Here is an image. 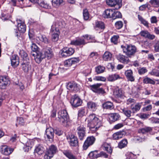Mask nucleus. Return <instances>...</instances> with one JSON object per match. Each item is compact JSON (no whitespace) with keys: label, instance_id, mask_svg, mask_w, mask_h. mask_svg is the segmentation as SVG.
Wrapping results in <instances>:
<instances>
[{"label":"nucleus","instance_id":"obj_1","mask_svg":"<svg viewBox=\"0 0 159 159\" xmlns=\"http://www.w3.org/2000/svg\"><path fill=\"white\" fill-rule=\"evenodd\" d=\"M86 120H87V126L89 127L91 131L93 132L97 131L102 125L101 121L94 114L90 115Z\"/></svg>","mask_w":159,"mask_h":159},{"label":"nucleus","instance_id":"obj_2","mask_svg":"<svg viewBox=\"0 0 159 159\" xmlns=\"http://www.w3.org/2000/svg\"><path fill=\"white\" fill-rule=\"evenodd\" d=\"M58 118L59 121L65 126H69L71 124L70 120L66 110L64 109L61 110L58 112Z\"/></svg>","mask_w":159,"mask_h":159},{"label":"nucleus","instance_id":"obj_3","mask_svg":"<svg viewBox=\"0 0 159 159\" xmlns=\"http://www.w3.org/2000/svg\"><path fill=\"white\" fill-rule=\"evenodd\" d=\"M123 52L129 57L134 56L137 51V48L134 45L127 44L126 46L121 45Z\"/></svg>","mask_w":159,"mask_h":159},{"label":"nucleus","instance_id":"obj_4","mask_svg":"<svg viewBox=\"0 0 159 159\" xmlns=\"http://www.w3.org/2000/svg\"><path fill=\"white\" fill-rule=\"evenodd\" d=\"M51 34L52 39L53 41H57L59 39L60 31L58 28V24L55 22L52 26L50 31Z\"/></svg>","mask_w":159,"mask_h":159},{"label":"nucleus","instance_id":"obj_5","mask_svg":"<svg viewBox=\"0 0 159 159\" xmlns=\"http://www.w3.org/2000/svg\"><path fill=\"white\" fill-rule=\"evenodd\" d=\"M80 61L79 58H72L66 60L64 62V67H60L59 70L62 71H65L68 69V67L73 64L78 63Z\"/></svg>","mask_w":159,"mask_h":159},{"label":"nucleus","instance_id":"obj_6","mask_svg":"<svg viewBox=\"0 0 159 159\" xmlns=\"http://www.w3.org/2000/svg\"><path fill=\"white\" fill-rule=\"evenodd\" d=\"M159 132L158 128L157 127H152L149 126H145L138 130L139 133L143 134L148 133L150 135H153Z\"/></svg>","mask_w":159,"mask_h":159},{"label":"nucleus","instance_id":"obj_7","mask_svg":"<svg viewBox=\"0 0 159 159\" xmlns=\"http://www.w3.org/2000/svg\"><path fill=\"white\" fill-rule=\"evenodd\" d=\"M34 46V50H33L34 52L31 53V55L34 57V59L36 63H39L42 60L45 58V56L43 55L42 52L39 51H36V48H37V47L35 44H33L32 47L33 49V47Z\"/></svg>","mask_w":159,"mask_h":159},{"label":"nucleus","instance_id":"obj_8","mask_svg":"<svg viewBox=\"0 0 159 159\" xmlns=\"http://www.w3.org/2000/svg\"><path fill=\"white\" fill-rule=\"evenodd\" d=\"M57 151V148L55 146L52 145L47 150L44 156V159H50Z\"/></svg>","mask_w":159,"mask_h":159},{"label":"nucleus","instance_id":"obj_9","mask_svg":"<svg viewBox=\"0 0 159 159\" xmlns=\"http://www.w3.org/2000/svg\"><path fill=\"white\" fill-rule=\"evenodd\" d=\"M76 132L80 140L84 139L86 137V129L83 125H80L77 128Z\"/></svg>","mask_w":159,"mask_h":159},{"label":"nucleus","instance_id":"obj_10","mask_svg":"<svg viewBox=\"0 0 159 159\" xmlns=\"http://www.w3.org/2000/svg\"><path fill=\"white\" fill-rule=\"evenodd\" d=\"M101 84L97 83L89 86V88L93 92L99 94H103L105 93L104 90L102 88H100Z\"/></svg>","mask_w":159,"mask_h":159},{"label":"nucleus","instance_id":"obj_11","mask_svg":"<svg viewBox=\"0 0 159 159\" xmlns=\"http://www.w3.org/2000/svg\"><path fill=\"white\" fill-rule=\"evenodd\" d=\"M74 49L71 48H64L61 51V55L63 57H66L72 55L74 52Z\"/></svg>","mask_w":159,"mask_h":159},{"label":"nucleus","instance_id":"obj_12","mask_svg":"<svg viewBox=\"0 0 159 159\" xmlns=\"http://www.w3.org/2000/svg\"><path fill=\"white\" fill-rule=\"evenodd\" d=\"M67 139L71 147H77L79 146V142L77 137L74 135H69L67 138Z\"/></svg>","mask_w":159,"mask_h":159},{"label":"nucleus","instance_id":"obj_13","mask_svg":"<svg viewBox=\"0 0 159 159\" xmlns=\"http://www.w3.org/2000/svg\"><path fill=\"white\" fill-rule=\"evenodd\" d=\"M80 86L75 82H69L67 85V89L72 91L77 92L80 90Z\"/></svg>","mask_w":159,"mask_h":159},{"label":"nucleus","instance_id":"obj_14","mask_svg":"<svg viewBox=\"0 0 159 159\" xmlns=\"http://www.w3.org/2000/svg\"><path fill=\"white\" fill-rule=\"evenodd\" d=\"M70 103L72 106L77 107L81 105L82 101L78 96L75 95L72 97Z\"/></svg>","mask_w":159,"mask_h":159},{"label":"nucleus","instance_id":"obj_15","mask_svg":"<svg viewBox=\"0 0 159 159\" xmlns=\"http://www.w3.org/2000/svg\"><path fill=\"white\" fill-rule=\"evenodd\" d=\"M95 140V138L93 136L88 137L84 143L83 146L84 149L86 150L89 146L94 143Z\"/></svg>","mask_w":159,"mask_h":159},{"label":"nucleus","instance_id":"obj_16","mask_svg":"<svg viewBox=\"0 0 159 159\" xmlns=\"http://www.w3.org/2000/svg\"><path fill=\"white\" fill-rule=\"evenodd\" d=\"M54 130L52 128L49 127L47 128L45 131V137H47L49 141H52L54 137Z\"/></svg>","mask_w":159,"mask_h":159},{"label":"nucleus","instance_id":"obj_17","mask_svg":"<svg viewBox=\"0 0 159 159\" xmlns=\"http://www.w3.org/2000/svg\"><path fill=\"white\" fill-rule=\"evenodd\" d=\"M9 82V80L8 77L0 76V89H5Z\"/></svg>","mask_w":159,"mask_h":159},{"label":"nucleus","instance_id":"obj_18","mask_svg":"<svg viewBox=\"0 0 159 159\" xmlns=\"http://www.w3.org/2000/svg\"><path fill=\"white\" fill-rule=\"evenodd\" d=\"M1 149L2 153L6 156L9 155L14 150L13 148H10L5 145L2 146Z\"/></svg>","mask_w":159,"mask_h":159},{"label":"nucleus","instance_id":"obj_19","mask_svg":"<svg viewBox=\"0 0 159 159\" xmlns=\"http://www.w3.org/2000/svg\"><path fill=\"white\" fill-rule=\"evenodd\" d=\"M117 59L120 62L124 64H127L130 60L127 56H126L121 54H119L116 56Z\"/></svg>","mask_w":159,"mask_h":159},{"label":"nucleus","instance_id":"obj_20","mask_svg":"<svg viewBox=\"0 0 159 159\" xmlns=\"http://www.w3.org/2000/svg\"><path fill=\"white\" fill-rule=\"evenodd\" d=\"M108 118L110 123H111L119 120L120 116L117 113H111L108 115Z\"/></svg>","mask_w":159,"mask_h":159},{"label":"nucleus","instance_id":"obj_21","mask_svg":"<svg viewBox=\"0 0 159 159\" xmlns=\"http://www.w3.org/2000/svg\"><path fill=\"white\" fill-rule=\"evenodd\" d=\"M11 65L14 67H17L19 64V58L16 55H12L11 58Z\"/></svg>","mask_w":159,"mask_h":159},{"label":"nucleus","instance_id":"obj_22","mask_svg":"<svg viewBox=\"0 0 159 159\" xmlns=\"http://www.w3.org/2000/svg\"><path fill=\"white\" fill-rule=\"evenodd\" d=\"M17 28L19 31L22 33H24L26 30V26L24 22L20 20H17Z\"/></svg>","mask_w":159,"mask_h":159},{"label":"nucleus","instance_id":"obj_23","mask_svg":"<svg viewBox=\"0 0 159 159\" xmlns=\"http://www.w3.org/2000/svg\"><path fill=\"white\" fill-rule=\"evenodd\" d=\"M86 43L84 39L80 38L72 40L70 43L71 44L75 46L84 45Z\"/></svg>","mask_w":159,"mask_h":159},{"label":"nucleus","instance_id":"obj_24","mask_svg":"<svg viewBox=\"0 0 159 159\" xmlns=\"http://www.w3.org/2000/svg\"><path fill=\"white\" fill-rule=\"evenodd\" d=\"M121 2V0H106V3L108 6L113 7L116 5H118V8H120L119 3Z\"/></svg>","mask_w":159,"mask_h":159},{"label":"nucleus","instance_id":"obj_25","mask_svg":"<svg viewBox=\"0 0 159 159\" xmlns=\"http://www.w3.org/2000/svg\"><path fill=\"white\" fill-rule=\"evenodd\" d=\"M125 73L128 80L131 82L134 81L135 79L134 77L133 76V72L131 70H127L125 71Z\"/></svg>","mask_w":159,"mask_h":159},{"label":"nucleus","instance_id":"obj_26","mask_svg":"<svg viewBox=\"0 0 159 159\" xmlns=\"http://www.w3.org/2000/svg\"><path fill=\"white\" fill-rule=\"evenodd\" d=\"M22 68L25 72H27L31 68V65L29 62L27 61H24L22 64Z\"/></svg>","mask_w":159,"mask_h":159},{"label":"nucleus","instance_id":"obj_27","mask_svg":"<svg viewBox=\"0 0 159 159\" xmlns=\"http://www.w3.org/2000/svg\"><path fill=\"white\" fill-rule=\"evenodd\" d=\"M102 147L103 150L107 151L108 153L110 154L111 153L112 149L111 147L110 143L104 142L103 143Z\"/></svg>","mask_w":159,"mask_h":159},{"label":"nucleus","instance_id":"obj_28","mask_svg":"<svg viewBox=\"0 0 159 159\" xmlns=\"http://www.w3.org/2000/svg\"><path fill=\"white\" fill-rule=\"evenodd\" d=\"M87 106L89 109L92 111H95L97 109L98 105L97 103L89 102L87 103Z\"/></svg>","mask_w":159,"mask_h":159},{"label":"nucleus","instance_id":"obj_29","mask_svg":"<svg viewBox=\"0 0 159 159\" xmlns=\"http://www.w3.org/2000/svg\"><path fill=\"white\" fill-rule=\"evenodd\" d=\"M53 53L52 49L50 48H45L44 51V55L45 57H47L48 59L52 58L53 56Z\"/></svg>","mask_w":159,"mask_h":159},{"label":"nucleus","instance_id":"obj_30","mask_svg":"<svg viewBox=\"0 0 159 159\" xmlns=\"http://www.w3.org/2000/svg\"><path fill=\"white\" fill-rule=\"evenodd\" d=\"M113 14V11L112 9H108L105 11L103 13V16L105 18H112Z\"/></svg>","mask_w":159,"mask_h":159},{"label":"nucleus","instance_id":"obj_31","mask_svg":"<svg viewBox=\"0 0 159 159\" xmlns=\"http://www.w3.org/2000/svg\"><path fill=\"white\" fill-rule=\"evenodd\" d=\"M102 107L103 109L108 110H111L114 108L112 103L110 101L103 103L102 104Z\"/></svg>","mask_w":159,"mask_h":159},{"label":"nucleus","instance_id":"obj_32","mask_svg":"<svg viewBox=\"0 0 159 159\" xmlns=\"http://www.w3.org/2000/svg\"><path fill=\"white\" fill-rule=\"evenodd\" d=\"M64 2L63 0H52V6L56 8H58Z\"/></svg>","mask_w":159,"mask_h":159},{"label":"nucleus","instance_id":"obj_33","mask_svg":"<svg viewBox=\"0 0 159 159\" xmlns=\"http://www.w3.org/2000/svg\"><path fill=\"white\" fill-rule=\"evenodd\" d=\"M26 143H23L25 145L24 149L25 152H28L32 148L31 143L30 141L27 139L26 138Z\"/></svg>","mask_w":159,"mask_h":159},{"label":"nucleus","instance_id":"obj_34","mask_svg":"<svg viewBox=\"0 0 159 159\" xmlns=\"http://www.w3.org/2000/svg\"><path fill=\"white\" fill-rule=\"evenodd\" d=\"M112 54L109 52H106L102 56L103 60L106 61H111L112 57Z\"/></svg>","mask_w":159,"mask_h":159},{"label":"nucleus","instance_id":"obj_35","mask_svg":"<svg viewBox=\"0 0 159 159\" xmlns=\"http://www.w3.org/2000/svg\"><path fill=\"white\" fill-rule=\"evenodd\" d=\"M113 93L116 98H120L122 95L121 90L117 87H116L114 89Z\"/></svg>","mask_w":159,"mask_h":159},{"label":"nucleus","instance_id":"obj_36","mask_svg":"<svg viewBox=\"0 0 159 159\" xmlns=\"http://www.w3.org/2000/svg\"><path fill=\"white\" fill-rule=\"evenodd\" d=\"M143 83L146 84H150L154 85L155 84V82L153 80L147 77H145L143 80Z\"/></svg>","mask_w":159,"mask_h":159},{"label":"nucleus","instance_id":"obj_37","mask_svg":"<svg viewBox=\"0 0 159 159\" xmlns=\"http://www.w3.org/2000/svg\"><path fill=\"white\" fill-rule=\"evenodd\" d=\"M38 4L39 6L45 9H48L50 7L49 4L46 1L43 0H39L38 2Z\"/></svg>","mask_w":159,"mask_h":159},{"label":"nucleus","instance_id":"obj_38","mask_svg":"<svg viewBox=\"0 0 159 159\" xmlns=\"http://www.w3.org/2000/svg\"><path fill=\"white\" fill-rule=\"evenodd\" d=\"M63 153L69 159H77L76 157L74 156L70 151L69 150H65Z\"/></svg>","mask_w":159,"mask_h":159},{"label":"nucleus","instance_id":"obj_39","mask_svg":"<svg viewBox=\"0 0 159 159\" xmlns=\"http://www.w3.org/2000/svg\"><path fill=\"white\" fill-rule=\"evenodd\" d=\"M90 159H95L98 157V151L95 150L90 152L89 154Z\"/></svg>","mask_w":159,"mask_h":159},{"label":"nucleus","instance_id":"obj_40","mask_svg":"<svg viewBox=\"0 0 159 159\" xmlns=\"http://www.w3.org/2000/svg\"><path fill=\"white\" fill-rule=\"evenodd\" d=\"M128 141L126 139H124L120 141L118 144V147L120 149H122L127 146Z\"/></svg>","mask_w":159,"mask_h":159},{"label":"nucleus","instance_id":"obj_41","mask_svg":"<svg viewBox=\"0 0 159 159\" xmlns=\"http://www.w3.org/2000/svg\"><path fill=\"white\" fill-rule=\"evenodd\" d=\"M121 110L122 111V112L127 117H129L131 116V111L127 108H121Z\"/></svg>","mask_w":159,"mask_h":159},{"label":"nucleus","instance_id":"obj_42","mask_svg":"<svg viewBox=\"0 0 159 159\" xmlns=\"http://www.w3.org/2000/svg\"><path fill=\"white\" fill-rule=\"evenodd\" d=\"M86 111H87L85 108L82 107L78 111V116L82 117V116H85L87 114Z\"/></svg>","mask_w":159,"mask_h":159},{"label":"nucleus","instance_id":"obj_43","mask_svg":"<svg viewBox=\"0 0 159 159\" xmlns=\"http://www.w3.org/2000/svg\"><path fill=\"white\" fill-rule=\"evenodd\" d=\"M123 134L121 131L114 133L113 135V138L115 140H118L123 137Z\"/></svg>","mask_w":159,"mask_h":159},{"label":"nucleus","instance_id":"obj_44","mask_svg":"<svg viewBox=\"0 0 159 159\" xmlns=\"http://www.w3.org/2000/svg\"><path fill=\"white\" fill-rule=\"evenodd\" d=\"M105 70V67L101 65H99L95 67V71L97 74H100L103 73Z\"/></svg>","mask_w":159,"mask_h":159},{"label":"nucleus","instance_id":"obj_45","mask_svg":"<svg viewBox=\"0 0 159 159\" xmlns=\"http://www.w3.org/2000/svg\"><path fill=\"white\" fill-rule=\"evenodd\" d=\"M44 148L40 145L36 147L34 150L35 152H36L39 155H41L43 153L44 151Z\"/></svg>","mask_w":159,"mask_h":159},{"label":"nucleus","instance_id":"obj_46","mask_svg":"<svg viewBox=\"0 0 159 159\" xmlns=\"http://www.w3.org/2000/svg\"><path fill=\"white\" fill-rule=\"evenodd\" d=\"M38 37L40 41L46 44L49 43V41L45 35H40Z\"/></svg>","mask_w":159,"mask_h":159},{"label":"nucleus","instance_id":"obj_47","mask_svg":"<svg viewBox=\"0 0 159 159\" xmlns=\"http://www.w3.org/2000/svg\"><path fill=\"white\" fill-rule=\"evenodd\" d=\"M119 78V75L114 74L109 75L107 78V79L109 81H113Z\"/></svg>","mask_w":159,"mask_h":159},{"label":"nucleus","instance_id":"obj_48","mask_svg":"<svg viewBox=\"0 0 159 159\" xmlns=\"http://www.w3.org/2000/svg\"><path fill=\"white\" fill-rule=\"evenodd\" d=\"M25 120L22 117H18L17 119L16 125H23L25 124Z\"/></svg>","mask_w":159,"mask_h":159},{"label":"nucleus","instance_id":"obj_49","mask_svg":"<svg viewBox=\"0 0 159 159\" xmlns=\"http://www.w3.org/2000/svg\"><path fill=\"white\" fill-rule=\"evenodd\" d=\"M122 16V15L120 12L115 11L113 12L112 18L113 19L115 20L117 18H121Z\"/></svg>","mask_w":159,"mask_h":159},{"label":"nucleus","instance_id":"obj_50","mask_svg":"<svg viewBox=\"0 0 159 159\" xmlns=\"http://www.w3.org/2000/svg\"><path fill=\"white\" fill-rule=\"evenodd\" d=\"M149 3L153 7H159V0H150Z\"/></svg>","mask_w":159,"mask_h":159},{"label":"nucleus","instance_id":"obj_51","mask_svg":"<svg viewBox=\"0 0 159 159\" xmlns=\"http://www.w3.org/2000/svg\"><path fill=\"white\" fill-rule=\"evenodd\" d=\"M19 54L24 60H26L27 58L28 54L25 51L23 50H20L19 52Z\"/></svg>","mask_w":159,"mask_h":159},{"label":"nucleus","instance_id":"obj_52","mask_svg":"<svg viewBox=\"0 0 159 159\" xmlns=\"http://www.w3.org/2000/svg\"><path fill=\"white\" fill-rule=\"evenodd\" d=\"M119 37L118 35H114L111 38V42L114 44H117L119 42Z\"/></svg>","mask_w":159,"mask_h":159},{"label":"nucleus","instance_id":"obj_53","mask_svg":"<svg viewBox=\"0 0 159 159\" xmlns=\"http://www.w3.org/2000/svg\"><path fill=\"white\" fill-rule=\"evenodd\" d=\"M95 25L99 29H104L105 28L104 24L102 21H97L96 22Z\"/></svg>","mask_w":159,"mask_h":159},{"label":"nucleus","instance_id":"obj_54","mask_svg":"<svg viewBox=\"0 0 159 159\" xmlns=\"http://www.w3.org/2000/svg\"><path fill=\"white\" fill-rule=\"evenodd\" d=\"M138 73L140 75H142L144 74L145 73L148 72V70L146 67H140L138 70Z\"/></svg>","mask_w":159,"mask_h":159},{"label":"nucleus","instance_id":"obj_55","mask_svg":"<svg viewBox=\"0 0 159 159\" xmlns=\"http://www.w3.org/2000/svg\"><path fill=\"white\" fill-rule=\"evenodd\" d=\"M126 159H136V156L131 152L127 153L126 155Z\"/></svg>","mask_w":159,"mask_h":159},{"label":"nucleus","instance_id":"obj_56","mask_svg":"<svg viewBox=\"0 0 159 159\" xmlns=\"http://www.w3.org/2000/svg\"><path fill=\"white\" fill-rule=\"evenodd\" d=\"M83 16L84 20H87L89 19V14L87 9L83 10Z\"/></svg>","mask_w":159,"mask_h":159},{"label":"nucleus","instance_id":"obj_57","mask_svg":"<svg viewBox=\"0 0 159 159\" xmlns=\"http://www.w3.org/2000/svg\"><path fill=\"white\" fill-rule=\"evenodd\" d=\"M123 25V22L121 21L116 22L115 23V26L117 29H120L122 28Z\"/></svg>","mask_w":159,"mask_h":159},{"label":"nucleus","instance_id":"obj_58","mask_svg":"<svg viewBox=\"0 0 159 159\" xmlns=\"http://www.w3.org/2000/svg\"><path fill=\"white\" fill-rule=\"evenodd\" d=\"M159 70L156 69H153L149 73V74L152 75H155L157 77H159Z\"/></svg>","mask_w":159,"mask_h":159},{"label":"nucleus","instance_id":"obj_59","mask_svg":"<svg viewBox=\"0 0 159 159\" xmlns=\"http://www.w3.org/2000/svg\"><path fill=\"white\" fill-rule=\"evenodd\" d=\"M149 120L152 123H159V118L152 117L149 118Z\"/></svg>","mask_w":159,"mask_h":159},{"label":"nucleus","instance_id":"obj_60","mask_svg":"<svg viewBox=\"0 0 159 159\" xmlns=\"http://www.w3.org/2000/svg\"><path fill=\"white\" fill-rule=\"evenodd\" d=\"M10 17V16L8 14H7L4 13H2L1 18L2 20L5 21L9 19Z\"/></svg>","mask_w":159,"mask_h":159},{"label":"nucleus","instance_id":"obj_61","mask_svg":"<svg viewBox=\"0 0 159 159\" xmlns=\"http://www.w3.org/2000/svg\"><path fill=\"white\" fill-rule=\"evenodd\" d=\"M141 105L139 104L138 103L135 105V106L133 107H132V108L133 110V111L134 112H135L137 111H139L141 108Z\"/></svg>","mask_w":159,"mask_h":159},{"label":"nucleus","instance_id":"obj_62","mask_svg":"<svg viewBox=\"0 0 159 159\" xmlns=\"http://www.w3.org/2000/svg\"><path fill=\"white\" fill-rule=\"evenodd\" d=\"M149 32L147 30L142 31L140 33V34L142 36L147 38Z\"/></svg>","mask_w":159,"mask_h":159},{"label":"nucleus","instance_id":"obj_63","mask_svg":"<svg viewBox=\"0 0 159 159\" xmlns=\"http://www.w3.org/2000/svg\"><path fill=\"white\" fill-rule=\"evenodd\" d=\"M94 80L97 81H101L104 82L106 80V78L103 76H96L94 78Z\"/></svg>","mask_w":159,"mask_h":159},{"label":"nucleus","instance_id":"obj_64","mask_svg":"<svg viewBox=\"0 0 159 159\" xmlns=\"http://www.w3.org/2000/svg\"><path fill=\"white\" fill-rule=\"evenodd\" d=\"M98 154V157H103L105 158H108V155L104 152H101Z\"/></svg>","mask_w":159,"mask_h":159}]
</instances>
